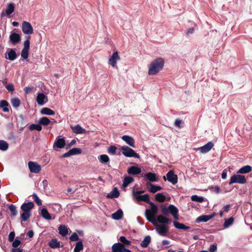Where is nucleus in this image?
I'll return each mask as SVG.
<instances>
[{"label": "nucleus", "instance_id": "f257e3e1", "mask_svg": "<svg viewBox=\"0 0 252 252\" xmlns=\"http://www.w3.org/2000/svg\"><path fill=\"white\" fill-rule=\"evenodd\" d=\"M164 61L162 58H158L154 60L149 66L148 74L154 75L157 74L163 68Z\"/></svg>", "mask_w": 252, "mask_h": 252}, {"label": "nucleus", "instance_id": "f03ea898", "mask_svg": "<svg viewBox=\"0 0 252 252\" xmlns=\"http://www.w3.org/2000/svg\"><path fill=\"white\" fill-rule=\"evenodd\" d=\"M34 206L32 202H25L21 206L20 209L23 212L21 218L23 221H26L31 217V211Z\"/></svg>", "mask_w": 252, "mask_h": 252}, {"label": "nucleus", "instance_id": "7ed1b4c3", "mask_svg": "<svg viewBox=\"0 0 252 252\" xmlns=\"http://www.w3.org/2000/svg\"><path fill=\"white\" fill-rule=\"evenodd\" d=\"M150 209H146L145 211V216L148 220L153 225H155L157 220L156 215L158 212V208L153 202L150 203Z\"/></svg>", "mask_w": 252, "mask_h": 252}, {"label": "nucleus", "instance_id": "20e7f679", "mask_svg": "<svg viewBox=\"0 0 252 252\" xmlns=\"http://www.w3.org/2000/svg\"><path fill=\"white\" fill-rule=\"evenodd\" d=\"M156 231L160 236H166L169 230V226L165 224H158L157 222L155 225Z\"/></svg>", "mask_w": 252, "mask_h": 252}, {"label": "nucleus", "instance_id": "39448f33", "mask_svg": "<svg viewBox=\"0 0 252 252\" xmlns=\"http://www.w3.org/2000/svg\"><path fill=\"white\" fill-rule=\"evenodd\" d=\"M123 154L126 157H134L135 158H140L139 155L137 154L135 151L126 146H123L121 148Z\"/></svg>", "mask_w": 252, "mask_h": 252}, {"label": "nucleus", "instance_id": "423d86ee", "mask_svg": "<svg viewBox=\"0 0 252 252\" xmlns=\"http://www.w3.org/2000/svg\"><path fill=\"white\" fill-rule=\"evenodd\" d=\"M246 182L247 180L244 176L237 173L231 176L229 184L231 185L234 183L243 184Z\"/></svg>", "mask_w": 252, "mask_h": 252}, {"label": "nucleus", "instance_id": "0eeeda50", "mask_svg": "<svg viewBox=\"0 0 252 252\" xmlns=\"http://www.w3.org/2000/svg\"><path fill=\"white\" fill-rule=\"evenodd\" d=\"M213 146V143L212 142H209L203 146L197 148H194L193 150L195 151H199L201 153L205 154L209 152Z\"/></svg>", "mask_w": 252, "mask_h": 252}, {"label": "nucleus", "instance_id": "6e6552de", "mask_svg": "<svg viewBox=\"0 0 252 252\" xmlns=\"http://www.w3.org/2000/svg\"><path fill=\"white\" fill-rule=\"evenodd\" d=\"M28 166L32 173H38L41 171V166L35 162L29 161Z\"/></svg>", "mask_w": 252, "mask_h": 252}, {"label": "nucleus", "instance_id": "1a4fd4ad", "mask_svg": "<svg viewBox=\"0 0 252 252\" xmlns=\"http://www.w3.org/2000/svg\"><path fill=\"white\" fill-rule=\"evenodd\" d=\"M120 60V57L119 56L117 52H114L112 56L110 57L108 61V63L113 67H117V62Z\"/></svg>", "mask_w": 252, "mask_h": 252}, {"label": "nucleus", "instance_id": "9d476101", "mask_svg": "<svg viewBox=\"0 0 252 252\" xmlns=\"http://www.w3.org/2000/svg\"><path fill=\"white\" fill-rule=\"evenodd\" d=\"M22 31L25 34L30 35L33 33V28L29 22L24 21L22 23Z\"/></svg>", "mask_w": 252, "mask_h": 252}, {"label": "nucleus", "instance_id": "9b49d317", "mask_svg": "<svg viewBox=\"0 0 252 252\" xmlns=\"http://www.w3.org/2000/svg\"><path fill=\"white\" fill-rule=\"evenodd\" d=\"M166 179L168 182L173 185L176 184L178 182L177 176L174 174L173 170H171L166 174Z\"/></svg>", "mask_w": 252, "mask_h": 252}, {"label": "nucleus", "instance_id": "f8f14e48", "mask_svg": "<svg viewBox=\"0 0 252 252\" xmlns=\"http://www.w3.org/2000/svg\"><path fill=\"white\" fill-rule=\"evenodd\" d=\"M146 186L148 190L152 193H156V192L162 189V188L160 186L153 185L150 182H147Z\"/></svg>", "mask_w": 252, "mask_h": 252}, {"label": "nucleus", "instance_id": "ddd939ff", "mask_svg": "<svg viewBox=\"0 0 252 252\" xmlns=\"http://www.w3.org/2000/svg\"><path fill=\"white\" fill-rule=\"evenodd\" d=\"M65 139L63 137H61V136H58L53 145V148H57L59 149H62L65 146Z\"/></svg>", "mask_w": 252, "mask_h": 252}, {"label": "nucleus", "instance_id": "4468645a", "mask_svg": "<svg viewBox=\"0 0 252 252\" xmlns=\"http://www.w3.org/2000/svg\"><path fill=\"white\" fill-rule=\"evenodd\" d=\"M38 105H43L48 101V98L43 93H38L36 98Z\"/></svg>", "mask_w": 252, "mask_h": 252}, {"label": "nucleus", "instance_id": "2eb2a0df", "mask_svg": "<svg viewBox=\"0 0 252 252\" xmlns=\"http://www.w3.org/2000/svg\"><path fill=\"white\" fill-rule=\"evenodd\" d=\"M17 57L16 53L14 49H8L5 55V58L10 61H14Z\"/></svg>", "mask_w": 252, "mask_h": 252}, {"label": "nucleus", "instance_id": "dca6fc26", "mask_svg": "<svg viewBox=\"0 0 252 252\" xmlns=\"http://www.w3.org/2000/svg\"><path fill=\"white\" fill-rule=\"evenodd\" d=\"M126 249L125 246L120 243H115L112 247V252H125Z\"/></svg>", "mask_w": 252, "mask_h": 252}, {"label": "nucleus", "instance_id": "f3484780", "mask_svg": "<svg viewBox=\"0 0 252 252\" xmlns=\"http://www.w3.org/2000/svg\"><path fill=\"white\" fill-rule=\"evenodd\" d=\"M81 152L82 151L80 148H74L63 155L62 157L64 158H67L73 155L80 154L81 153Z\"/></svg>", "mask_w": 252, "mask_h": 252}, {"label": "nucleus", "instance_id": "a211bd4d", "mask_svg": "<svg viewBox=\"0 0 252 252\" xmlns=\"http://www.w3.org/2000/svg\"><path fill=\"white\" fill-rule=\"evenodd\" d=\"M169 213H170L176 220L179 219L178 209L173 205H169L168 207Z\"/></svg>", "mask_w": 252, "mask_h": 252}, {"label": "nucleus", "instance_id": "6ab92c4d", "mask_svg": "<svg viewBox=\"0 0 252 252\" xmlns=\"http://www.w3.org/2000/svg\"><path fill=\"white\" fill-rule=\"evenodd\" d=\"M135 197L136 199L138 201H144L149 204H150V203H153L152 202L150 201L149 195L148 194L135 195Z\"/></svg>", "mask_w": 252, "mask_h": 252}, {"label": "nucleus", "instance_id": "aec40b11", "mask_svg": "<svg viewBox=\"0 0 252 252\" xmlns=\"http://www.w3.org/2000/svg\"><path fill=\"white\" fill-rule=\"evenodd\" d=\"M127 172L129 174L136 175L141 173V169L137 166H132L128 169Z\"/></svg>", "mask_w": 252, "mask_h": 252}, {"label": "nucleus", "instance_id": "412c9836", "mask_svg": "<svg viewBox=\"0 0 252 252\" xmlns=\"http://www.w3.org/2000/svg\"><path fill=\"white\" fill-rule=\"evenodd\" d=\"M122 139L130 147L135 148L134 140L132 137L128 135H124L122 136Z\"/></svg>", "mask_w": 252, "mask_h": 252}, {"label": "nucleus", "instance_id": "4be33fe9", "mask_svg": "<svg viewBox=\"0 0 252 252\" xmlns=\"http://www.w3.org/2000/svg\"><path fill=\"white\" fill-rule=\"evenodd\" d=\"M70 127L72 131L76 134H82L86 132V130L79 125L71 126Z\"/></svg>", "mask_w": 252, "mask_h": 252}, {"label": "nucleus", "instance_id": "5701e85b", "mask_svg": "<svg viewBox=\"0 0 252 252\" xmlns=\"http://www.w3.org/2000/svg\"><path fill=\"white\" fill-rule=\"evenodd\" d=\"M157 222H158L161 224H168L171 222V220L163 215H158L157 218Z\"/></svg>", "mask_w": 252, "mask_h": 252}, {"label": "nucleus", "instance_id": "b1692460", "mask_svg": "<svg viewBox=\"0 0 252 252\" xmlns=\"http://www.w3.org/2000/svg\"><path fill=\"white\" fill-rule=\"evenodd\" d=\"M252 171V167L249 165H245L240 168L237 172V174H247Z\"/></svg>", "mask_w": 252, "mask_h": 252}, {"label": "nucleus", "instance_id": "393cba45", "mask_svg": "<svg viewBox=\"0 0 252 252\" xmlns=\"http://www.w3.org/2000/svg\"><path fill=\"white\" fill-rule=\"evenodd\" d=\"M214 217V215H202L198 217L196 219V222H207L211 220Z\"/></svg>", "mask_w": 252, "mask_h": 252}, {"label": "nucleus", "instance_id": "a878e982", "mask_svg": "<svg viewBox=\"0 0 252 252\" xmlns=\"http://www.w3.org/2000/svg\"><path fill=\"white\" fill-rule=\"evenodd\" d=\"M10 40L13 44H15L20 40V36L19 34L15 32L11 33L10 37Z\"/></svg>", "mask_w": 252, "mask_h": 252}, {"label": "nucleus", "instance_id": "bb28decb", "mask_svg": "<svg viewBox=\"0 0 252 252\" xmlns=\"http://www.w3.org/2000/svg\"><path fill=\"white\" fill-rule=\"evenodd\" d=\"M144 176L150 182H156L158 181V178L156 177V175L154 173H147L145 174Z\"/></svg>", "mask_w": 252, "mask_h": 252}, {"label": "nucleus", "instance_id": "cd10ccee", "mask_svg": "<svg viewBox=\"0 0 252 252\" xmlns=\"http://www.w3.org/2000/svg\"><path fill=\"white\" fill-rule=\"evenodd\" d=\"M0 108H2L4 112H8L9 111V104L6 100H2L0 101Z\"/></svg>", "mask_w": 252, "mask_h": 252}, {"label": "nucleus", "instance_id": "c85d7f7f", "mask_svg": "<svg viewBox=\"0 0 252 252\" xmlns=\"http://www.w3.org/2000/svg\"><path fill=\"white\" fill-rule=\"evenodd\" d=\"M123 215V211L121 209H119L116 212L112 214V218L115 220H119L122 218Z\"/></svg>", "mask_w": 252, "mask_h": 252}, {"label": "nucleus", "instance_id": "c756f323", "mask_svg": "<svg viewBox=\"0 0 252 252\" xmlns=\"http://www.w3.org/2000/svg\"><path fill=\"white\" fill-rule=\"evenodd\" d=\"M15 9L14 4L12 3L7 4V8L5 10L6 14L10 16V15L14 12Z\"/></svg>", "mask_w": 252, "mask_h": 252}, {"label": "nucleus", "instance_id": "7c9ffc66", "mask_svg": "<svg viewBox=\"0 0 252 252\" xmlns=\"http://www.w3.org/2000/svg\"><path fill=\"white\" fill-rule=\"evenodd\" d=\"M120 195L118 189L116 188H114L111 192L107 195L108 198H117Z\"/></svg>", "mask_w": 252, "mask_h": 252}, {"label": "nucleus", "instance_id": "2f4dec72", "mask_svg": "<svg viewBox=\"0 0 252 252\" xmlns=\"http://www.w3.org/2000/svg\"><path fill=\"white\" fill-rule=\"evenodd\" d=\"M174 226L177 229L188 230L190 228L189 226L185 225L183 223H180L177 221H173Z\"/></svg>", "mask_w": 252, "mask_h": 252}, {"label": "nucleus", "instance_id": "473e14b6", "mask_svg": "<svg viewBox=\"0 0 252 252\" xmlns=\"http://www.w3.org/2000/svg\"><path fill=\"white\" fill-rule=\"evenodd\" d=\"M59 233L63 236H65L68 232L67 227L64 225H61L58 228Z\"/></svg>", "mask_w": 252, "mask_h": 252}, {"label": "nucleus", "instance_id": "72a5a7b5", "mask_svg": "<svg viewBox=\"0 0 252 252\" xmlns=\"http://www.w3.org/2000/svg\"><path fill=\"white\" fill-rule=\"evenodd\" d=\"M151 240V237L149 235L146 236L140 243V246L144 248H147L150 243Z\"/></svg>", "mask_w": 252, "mask_h": 252}, {"label": "nucleus", "instance_id": "f704fd0d", "mask_svg": "<svg viewBox=\"0 0 252 252\" xmlns=\"http://www.w3.org/2000/svg\"><path fill=\"white\" fill-rule=\"evenodd\" d=\"M99 161L103 164L108 163L110 159L107 155H101L98 157Z\"/></svg>", "mask_w": 252, "mask_h": 252}, {"label": "nucleus", "instance_id": "c9c22d12", "mask_svg": "<svg viewBox=\"0 0 252 252\" xmlns=\"http://www.w3.org/2000/svg\"><path fill=\"white\" fill-rule=\"evenodd\" d=\"M41 215L46 220H50L51 219V215L46 208H43L41 209Z\"/></svg>", "mask_w": 252, "mask_h": 252}, {"label": "nucleus", "instance_id": "e433bc0d", "mask_svg": "<svg viewBox=\"0 0 252 252\" xmlns=\"http://www.w3.org/2000/svg\"><path fill=\"white\" fill-rule=\"evenodd\" d=\"M41 113L43 115H47L50 116H52L55 114V112L53 110L47 107H44L42 108L41 110Z\"/></svg>", "mask_w": 252, "mask_h": 252}, {"label": "nucleus", "instance_id": "4c0bfd02", "mask_svg": "<svg viewBox=\"0 0 252 252\" xmlns=\"http://www.w3.org/2000/svg\"><path fill=\"white\" fill-rule=\"evenodd\" d=\"M134 181L133 178L130 176L125 177L123 180V186L125 188L127 187Z\"/></svg>", "mask_w": 252, "mask_h": 252}, {"label": "nucleus", "instance_id": "58836bf2", "mask_svg": "<svg viewBox=\"0 0 252 252\" xmlns=\"http://www.w3.org/2000/svg\"><path fill=\"white\" fill-rule=\"evenodd\" d=\"M49 246L53 249L58 248L60 247V243L56 239H54L49 243Z\"/></svg>", "mask_w": 252, "mask_h": 252}, {"label": "nucleus", "instance_id": "ea45409f", "mask_svg": "<svg viewBox=\"0 0 252 252\" xmlns=\"http://www.w3.org/2000/svg\"><path fill=\"white\" fill-rule=\"evenodd\" d=\"M51 123L50 120L47 117H42L39 120V124L43 126H48Z\"/></svg>", "mask_w": 252, "mask_h": 252}, {"label": "nucleus", "instance_id": "a19ab883", "mask_svg": "<svg viewBox=\"0 0 252 252\" xmlns=\"http://www.w3.org/2000/svg\"><path fill=\"white\" fill-rule=\"evenodd\" d=\"M11 103L14 108H18L21 104V101L18 98H13L11 99Z\"/></svg>", "mask_w": 252, "mask_h": 252}, {"label": "nucleus", "instance_id": "79ce46f5", "mask_svg": "<svg viewBox=\"0 0 252 252\" xmlns=\"http://www.w3.org/2000/svg\"><path fill=\"white\" fill-rule=\"evenodd\" d=\"M234 222V219L232 217H230L229 219H227L225 220L223 227L227 228L229 226H231Z\"/></svg>", "mask_w": 252, "mask_h": 252}, {"label": "nucleus", "instance_id": "37998d69", "mask_svg": "<svg viewBox=\"0 0 252 252\" xmlns=\"http://www.w3.org/2000/svg\"><path fill=\"white\" fill-rule=\"evenodd\" d=\"M8 144L7 142L0 140V150L1 151H5L8 148Z\"/></svg>", "mask_w": 252, "mask_h": 252}, {"label": "nucleus", "instance_id": "c03bdc74", "mask_svg": "<svg viewBox=\"0 0 252 252\" xmlns=\"http://www.w3.org/2000/svg\"><path fill=\"white\" fill-rule=\"evenodd\" d=\"M156 200L159 202H163L165 200V196L162 193H158L155 196Z\"/></svg>", "mask_w": 252, "mask_h": 252}, {"label": "nucleus", "instance_id": "a18cd8bd", "mask_svg": "<svg viewBox=\"0 0 252 252\" xmlns=\"http://www.w3.org/2000/svg\"><path fill=\"white\" fill-rule=\"evenodd\" d=\"M83 249V245L82 241H79L76 243L75 247L74 249V252H80Z\"/></svg>", "mask_w": 252, "mask_h": 252}, {"label": "nucleus", "instance_id": "49530a36", "mask_svg": "<svg viewBox=\"0 0 252 252\" xmlns=\"http://www.w3.org/2000/svg\"><path fill=\"white\" fill-rule=\"evenodd\" d=\"M191 200L193 201L201 203L204 200V198L202 196L193 195L191 196Z\"/></svg>", "mask_w": 252, "mask_h": 252}, {"label": "nucleus", "instance_id": "de8ad7c7", "mask_svg": "<svg viewBox=\"0 0 252 252\" xmlns=\"http://www.w3.org/2000/svg\"><path fill=\"white\" fill-rule=\"evenodd\" d=\"M29 128L31 130H36L40 131L42 129V126L38 124H32L30 126Z\"/></svg>", "mask_w": 252, "mask_h": 252}, {"label": "nucleus", "instance_id": "09e8293b", "mask_svg": "<svg viewBox=\"0 0 252 252\" xmlns=\"http://www.w3.org/2000/svg\"><path fill=\"white\" fill-rule=\"evenodd\" d=\"M9 209L11 213L12 216H16L17 214V211L16 210V207L11 204L9 206Z\"/></svg>", "mask_w": 252, "mask_h": 252}, {"label": "nucleus", "instance_id": "8fccbe9b", "mask_svg": "<svg viewBox=\"0 0 252 252\" xmlns=\"http://www.w3.org/2000/svg\"><path fill=\"white\" fill-rule=\"evenodd\" d=\"M121 242L123 243V244L125 246L129 245L131 243V242L126 239L125 236H121L119 239Z\"/></svg>", "mask_w": 252, "mask_h": 252}, {"label": "nucleus", "instance_id": "3c124183", "mask_svg": "<svg viewBox=\"0 0 252 252\" xmlns=\"http://www.w3.org/2000/svg\"><path fill=\"white\" fill-rule=\"evenodd\" d=\"M32 197L38 206H40L42 204L41 200L39 199L36 194L33 193L32 194Z\"/></svg>", "mask_w": 252, "mask_h": 252}, {"label": "nucleus", "instance_id": "603ef678", "mask_svg": "<svg viewBox=\"0 0 252 252\" xmlns=\"http://www.w3.org/2000/svg\"><path fill=\"white\" fill-rule=\"evenodd\" d=\"M29 51L27 50L22 49L21 52V57L24 59H27L29 57Z\"/></svg>", "mask_w": 252, "mask_h": 252}, {"label": "nucleus", "instance_id": "864d4df0", "mask_svg": "<svg viewBox=\"0 0 252 252\" xmlns=\"http://www.w3.org/2000/svg\"><path fill=\"white\" fill-rule=\"evenodd\" d=\"M117 148L114 146H111L109 147L108 151L109 154L114 155L116 153Z\"/></svg>", "mask_w": 252, "mask_h": 252}, {"label": "nucleus", "instance_id": "5fc2aeb1", "mask_svg": "<svg viewBox=\"0 0 252 252\" xmlns=\"http://www.w3.org/2000/svg\"><path fill=\"white\" fill-rule=\"evenodd\" d=\"M161 212L163 214L165 215H167L169 213V210L168 209V207H166V206L164 205H162L161 206Z\"/></svg>", "mask_w": 252, "mask_h": 252}, {"label": "nucleus", "instance_id": "6e6d98bb", "mask_svg": "<svg viewBox=\"0 0 252 252\" xmlns=\"http://www.w3.org/2000/svg\"><path fill=\"white\" fill-rule=\"evenodd\" d=\"M30 42L29 39L26 40L24 43V47L23 49L29 50Z\"/></svg>", "mask_w": 252, "mask_h": 252}, {"label": "nucleus", "instance_id": "4d7b16f0", "mask_svg": "<svg viewBox=\"0 0 252 252\" xmlns=\"http://www.w3.org/2000/svg\"><path fill=\"white\" fill-rule=\"evenodd\" d=\"M71 241H76L79 239V237L77 233H73L69 238Z\"/></svg>", "mask_w": 252, "mask_h": 252}, {"label": "nucleus", "instance_id": "13d9d810", "mask_svg": "<svg viewBox=\"0 0 252 252\" xmlns=\"http://www.w3.org/2000/svg\"><path fill=\"white\" fill-rule=\"evenodd\" d=\"M21 244V241L16 238L12 243V246L15 248H17Z\"/></svg>", "mask_w": 252, "mask_h": 252}, {"label": "nucleus", "instance_id": "bf43d9fd", "mask_svg": "<svg viewBox=\"0 0 252 252\" xmlns=\"http://www.w3.org/2000/svg\"><path fill=\"white\" fill-rule=\"evenodd\" d=\"M217 250V246L215 244L212 245L210 246L209 251V252H215Z\"/></svg>", "mask_w": 252, "mask_h": 252}, {"label": "nucleus", "instance_id": "052dcab7", "mask_svg": "<svg viewBox=\"0 0 252 252\" xmlns=\"http://www.w3.org/2000/svg\"><path fill=\"white\" fill-rule=\"evenodd\" d=\"M15 237V232L14 231H12L10 232L8 235V240L10 242L13 241Z\"/></svg>", "mask_w": 252, "mask_h": 252}, {"label": "nucleus", "instance_id": "680f3d73", "mask_svg": "<svg viewBox=\"0 0 252 252\" xmlns=\"http://www.w3.org/2000/svg\"><path fill=\"white\" fill-rule=\"evenodd\" d=\"M7 90L9 92H13L14 90V86L12 84H9L6 87Z\"/></svg>", "mask_w": 252, "mask_h": 252}, {"label": "nucleus", "instance_id": "e2e57ef3", "mask_svg": "<svg viewBox=\"0 0 252 252\" xmlns=\"http://www.w3.org/2000/svg\"><path fill=\"white\" fill-rule=\"evenodd\" d=\"M183 121L181 120L177 119L175 122V126L178 127H181V124H182Z\"/></svg>", "mask_w": 252, "mask_h": 252}, {"label": "nucleus", "instance_id": "0e129e2a", "mask_svg": "<svg viewBox=\"0 0 252 252\" xmlns=\"http://www.w3.org/2000/svg\"><path fill=\"white\" fill-rule=\"evenodd\" d=\"M212 189L214 192H215L217 194L219 193L220 192V188L217 186L212 187Z\"/></svg>", "mask_w": 252, "mask_h": 252}, {"label": "nucleus", "instance_id": "69168bd1", "mask_svg": "<svg viewBox=\"0 0 252 252\" xmlns=\"http://www.w3.org/2000/svg\"><path fill=\"white\" fill-rule=\"evenodd\" d=\"M24 90L26 94H30V93H32V91L33 88L26 87V88H24Z\"/></svg>", "mask_w": 252, "mask_h": 252}, {"label": "nucleus", "instance_id": "338daca9", "mask_svg": "<svg viewBox=\"0 0 252 252\" xmlns=\"http://www.w3.org/2000/svg\"><path fill=\"white\" fill-rule=\"evenodd\" d=\"M227 177V172L225 170H224L221 173V178L223 179H225Z\"/></svg>", "mask_w": 252, "mask_h": 252}, {"label": "nucleus", "instance_id": "774afa93", "mask_svg": "<svg viewBox=\"0 0 252 252\" xmlns=\"http://www.w3.org/2000/svg\"><path fill=\"white\" fill-rule=\"evenodd\" d=\"M11 252H23V251L20 248H14L12 249Z\"/></svg>", "mask_w": 252, "mask_h": 252}]
</instances>
